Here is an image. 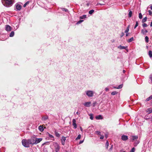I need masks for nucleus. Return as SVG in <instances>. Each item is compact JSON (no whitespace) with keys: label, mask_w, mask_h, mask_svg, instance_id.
<instances>
[{"label":"nucleus","mask_w":152,"mask_h":152,"mask_svg":"<svg viewBox=\"0 0 152 152\" xmlns=\"http://www.w3.org/2000/svg\"><path fill=\"white\" fill-rule=\"evenodd\" d=\"M94 12V10H92L89 11L88 13L90 15H92Z\"/></svg>","instance_id":"473e14b6"},{"label":"nucleus","mask_w":152,"mask_h":152,"mask_svg":"<svg viewBox=\"0 0 152 152\" xmlns=\"http://www.w3.org/2000/svg\"><path fill=\"white\" fill-rule=\"evenodd\" d=\"M100 139H103L104 138V135H101L100 134Z\"/></svg>","instance_id":"a18cd8bd"},{"label":"nucleus","mask_w":152,"mask_h":152,"mask_svg":"<svg viewBox=\"0 0 152 152\" xmlns=\"http://www.w3.org/2000/svg\"><path fill=\"white\" fill-rule=\"evenodd\" d=\"M66 138V137L63 136L61 137V142L62 144L63 145H65Z\"/></svg>","instance_id":"0eeeda50"},{"label":"nucleus","mask_w":152,"mask_h":152,"mask_svg":"<svg viewBox=\"0 0 152 152\" xmlns=\"http://www.w3.org/2000/svg\"><path fill=\"white\" fill-rule=\"evenodd\" d=\"M130 26L129 25L125 31V33H128L129 31Z\"/></svg>","instance_id":"c85d7f7f"},{"label":"nucleus","mask_w":152,"mask_h":152,"mask_svg":"<svg viewBox=\"0 0 152 152\" xmlns=\"http://www.w3.org/2000/svg\"><path fill=\"white\" fill-rule=\"evenodd\" d=\"M105 90L106 91H107L109 90V88L107 87H106L105 88Z\"/></svg>","instance_id":"09e8293b"},{"label":"nucleus","mask_w":152,"mask_h":152,"mask_svg":"<svg viewBox=\"0 0 152 152\" xmlns=\"http://www.w3.org/2000/svg\"><path fill=\"white\" fill-rule=\"evenodd\" d=\"M30 1H27L23 5V7H25L29 3Z\"/></svg>","instance_id":"f704fd0d"},{"label":"nucleus","mask_w":152,"mask_h":152,"mask_svg":"<svg viewBox=\"0 0 152 152\" xmlns=\"http://www.w3.org/2000/svg\"><path fill=\"white\" fill-rule=\"evenodd\" d=\"M118 93V92L116 91H113L111 92V94L112 95H114L116 94H117Z\"/></svg>","instance_id":"72a5a7b5"},{"label":"nucleus","mask_w":152,"mask_h":152,"mask_svg":"<svg viewBox=\"0 0 152 152\" xmlns=\"http://www.w3.org/2000/svg\"><path fill=\"white\" fill-rule=\"evenodd\" d=\"M39 130L41 132H42L44 130L43 127L42 126H40L38 127Z\"/></svg>","instance_id":"a211bd4d"},{"label":"nucleus","mask_w":152,"mask_h":152,"mask_svg":"<svg viewBox=\"0 0 152 152\" xmlns=\"http://www.w3.org/2000/svg\"><path fill=\"white\" fill-rule=\"evenodd\" d=\"M147 18L146 17H145L142 20V23H143L147 21Z\"/></svg>","instance_id":"cd10ccee"},{"label":"nucleus","mask_w":152,"mask_h":152,"mask_svg":"<svg viewBox=\"0 0 152 152\" xmlns=\"http://www.w3.org/2000/svg\"><path fill=\"white\" fill-rule=\"evenodd\" d=\"M109 145V142L108 140H107L105 143V147L106 149H107Z\"/></svg>","instance_id":"bb28decb"},{"label":"nucleus","mask_w":152,"mask_h":152,"mask_svg":"<svg viewBox=\"0 0 152 152\" xmlns=\"http://www.w3.org/2000/svg\"><path fill=\"white\" fill-rule=\"evenodd\" d=\"M72 125L75 129H76L77 128V125L76 124V120L75 119H73L72 120Z\"/></svg>","instance_id":"ddd939ff"},{"label":"nucleus","mask_w":152,"mask_h":152,"mask_svg":"<svg viewBox=\"0 0 152 152\" xmlns=\"http://www.w3.org/2000/svg\"><path fill=\"white\" fill-rule=\"evenodd\" d=\"M142 26L143 28H145L148 26V25L145 23H143L142 24Z\"/></svg>","instance_id":"4c0bfd02"},{"label":"nucleus","mask_w":152,"mask_h":152,"mask_svg":"<svg viewBox=\"0 0 152 152\" xmlns=\"http://www.w3.org/2000/svg\"><path fill=\"white\" fill-rule=\"evenodd\" d=\"M135 149L134 147L130 151V152H134L135 151Z\"/></svg>","instance_id":"a19ab883"},{"label":"nucleus","mask_w":152,"mask_h":152,"mask_svg":"<svg viewBox=\"0 0 152 152\" xmlns=\"http://www.w3.org/2000/svg\"><path fill=\"white\" fill-rule=\"evenodd\" d=\"M124 35V33L122 32L121 34V37H123Z\"/></svg>","instance_id":"3c124183"},{"label":"nucleus","mask_w":152,"mask_h":152,"mask_svg":"<svg viewBox=\"0 0 152 152\" xmlns=\"http://www.w3.org/2000/svg\"><path fill=\"white\" fill-rule=\"evenodd\" d=\"M5 29L7 31H10L11 30V27L9 25H7L5 26Z\"/></svg>","instance_id":"6e6552de"},{"label":"nucleus","mask_w":152,"mask_h":152,"mask_svg":"<svg viewBox=\"0 0 152 152\" xmlns=\"http://www.w3.org/2000/svg\"><path fill=\"white\" fill-rule=\"evenodd\" d=\"M83 105L86 107H90L91 105V102H86L84 104H83Z\"/></svg>","instance_id":"9d476101"},{"label":"nucleus","mask_w":152,"mask_h":152,"mask_svg":"<svg viewBox=\"0 0 152 152\" xmlns=\"http://www.w3.org/2000/svg\"><path fill=\"white\" fill-rule=\"evenodd\" d=\"M148 55L150 58H152V52L151 50H150L148 52Z\"/></svg>","instance_id":"b1692460"},{"label":"nucleus","mask_w":152,"mask_h":152,"mask_svg":"<svg viewBox=\"0 0 152 152\" xmlns=\"http://www.w3.org/2000/svg\"><path fill=\"white\" fill-rule=\"evenodd\" d=\"M48 133V136H49V137H50L52 138L51 139V140H54V136L53 135L50 134Z\"/></svg>","instance_id":"aec40b11"},{"label":"nucleus","mask_w":152,"mask_h":152,"mask_svg":"<svg viewBox=\"0 0 152 152\" xmlns=\"http://www.w3.org/2000/svg\"><path fill=\"white\" fill-rule=\"evenodd\" d=\"M81 135L80 134H79L78 135L77 137L76 138V140H79V139H80V138H81Z\"/></svg>","instance_id":"58836bf2"},{"label":"nucleus","mask_w":152,"mask_h":152,"mask_svg":"<svg viewBox=\"0 0 152 152\" xmlns=\"http://www.w3.org/2000/svg\"><path fill=\"white\" fill-rule=\"evenodd\" d=\"M87 18V16L86 15H83L82 16H80V19H85Z\"/></svg>","instance_id":"412c9836"},{"label":"nucleus","mask_w":152,"mask_h":152,"mask_svg":"<svg viewBox=\"0 0 152 152\" xmlns=\"http://www.w3.org/2000/svg\"><path fill=\"white\" fill-rule=\"evenodd\" d=\"M121 139L124 141H126L128 139V137L126 135H123L121 136Z\"/></svg>","instance_id":"1a4fd4ad"},{"label":"nucleus","mask_w":152,"mask_h":152,"mask_svg":"<svg viewBox=\"0 0 152 152\" xmlns=\"http://www.w3.org/2000/svg\"><path fill=\"white\" fill-rule=\"evenodd\" d=\"M96 119H102L103 118L101 115H99L96 116Z\"/></svg>","instance_id":"f3484780"},{"label":"nucleus","mask_w":152,"mask_h":152,"mask_svg":"<svg viewBox=\"0 0 152 152\" xmlns=\"http://www.w3.org/2000/svg\"><path fill=\"white\" fill-rule=\"evenodd\" d=\"M139 17L140 19H142V15L141 13L139 14Z\"/></svg>","instance_id":"79ce46f5"},{"label":"nucleus","mask_w":152,"mask_h":152,"mask_svg":"<svg viewBox=\"0 0 152 152\" xmlns=\"http://www.w3.org/2000/svg\"><path fill=\"white\" fill-rule=\"evenodd\" d=\"M105 136L106 138H107V134H105Z\"/></svg>","instance_id":"13d9d810"},{"label":"nucleus","mask_w":152,"mask_h":152,"mask_svg":"<svg viewBox=\"0 0 152 152\" xmlns=\"http://www.w3.org/2000/svg\"><path fill=\"white\" fill-rule=\"evenodd\" d=\"M150 8L152 10V5L151 6H150Z\"/></svg>","instance_id":"bf43d9fd"},{"label":"nucleus","mask_w":152,"mask_h":152,"mask_svg":"<svg viewBox=\"0 0 152 152\" xmlns=\"http://www.w3.org/2000/svg\"><path fill=\"white\" fill-rule=\"evenodd\" d=\"M148 13L149 15H152V12L151 11L149 10L148 11Z\"/></svg>","instance_id":"49530a36"},{"label":"nucleus","mask_w":152,"mask_h":152,"mask_svg":"<svg viewBox=\"0 0 152 152\" xmlns=\"http://www.w3.org/2000/svg\"><path fill=\"white\" fill-rule=\"evenodd\" d=\"M123 86V84H121L120 85L118 86V87H115V86H113V88H116V89H120Z\"/></svg>","instance_id":"dca6fc26"},{"label":"nucleus","mask_w":152,"mask_h":152,"mask_svg":"<svg viewBox=\"0 0 152 152\" xmlns=\"http://www.w3.org/2000/svg\"><path fill=\"white\" fill-rule=\"evenodd\" d=\"M120 152H126L125 151H123V152H121V151Z\"/></svg>","instance_id":"e2e57ef3"},{"label":"nucleus","mask_w":152,"mask_h":152,"mask_svg":"<svg viewBox=\"0 0 152 152\" xmlns=\"http://www.w3.org/2000/svg\"><path fill=\"white\" fill-rule=\"evenodd\" d=\"M148 32V31L145 28H143L141 30V33L144 35H145Z\"/></svg>","instance_id":"9b49d317"},{"label":"nucleus","mask_w":152,"mask_h":152,"mask_svg":"<svg viewBox=\"0 0 152 152\" xmlns=\"http://www.w3.org/2000/svg\"><path fill=\"white\" fill-rule=\"evenodd\" d=\"M83 142V140H80V141L79 143V144H80L82 143Z\"/></svg>","instance_id":"8fccbe9b"},{"label":"nucleus","mask_w":152,"mask_h":152,"mask_svg":"<svg viewBox=\"0 0 152 152\" xmlns=\"http://www.w3.org/2000/svg\"><path fill=\"white\" fill-rule=\"evenodd\" d=\"M2 2L5 6L8 7L12 5L15 2V0H2Z\"/></svg>","instance_id":"f257e3e1"},{"label":"nucleus","mask_w":152,"mask_h":152,"mask_svg":"<svg viewBox=\"0 0 152 152\" xmlns=\"http://www.w3.org/2000/svg\"><path fill=\"white\" fill-rule=\"evenodd\" d=\"M118 48L120 49H126V50H127V52H128V50L127 49V47H125L124 46H122L121 45L118 46Z\"/></svg>","instance_id":"4468645a"},{"label":"nucleus","mask_w":152,"mask_h":152,"mask_svg":"<svg viewBox=\"0 0 152 152\" xmlns=\"http://www.w3.org/2000/svg\"><path fill=\"white\" fill-rule=\"evenodd\" d=\"M147 112L148 113V114H150L152 113V108H149L147 110Z\"/></svg>","instance_id":"6ab92c4d"},{"label":"nucleus","mask_w":152,"mask_h":152,"mask_svg":"<svg viewBox=\"0 0 152 152\" xmlns=\"http://www.w3.org/2000/svg\"><path fill=\"white\" fill-rule=\"evenodd\" d=\"M98 4H99L101 5H104V4H100V3H98L97 4V5H98Z\"/></svg>","instance_id":"603ef678"},{"label":"nucleus","mask_w":152,"mask_h":152,"mask_svg":"<svg viewBox=\"0 0 152 152\" xmlns=\"http://www.w3.org/2000/svg\"><path fill=\"white\" fill-rule=\"evenodd\" d=\"M132 12L131 11H129L128 14V16L129 18H130L132 17Z\"/></svg>","instance_id":"7c9ffc66"},{"label":"nucleus","mask_w":152,"mask_h":152,"mask_svg":"<svg viewBox=\"0 0 152 152\" xmlns=\"http://www.w3.org/2000/svg\"><path fill=\"white\" fill-rule=\"evenodd\" d=\"M28 142V140H23L22 141V143L23 145L25 147L28 148L30 146V145L31 144Z\"/></svg>","instance_id":"f03ea898"},{"label":"nucleus","mask_w":152,"mask_h":152,"mask_svg":"<svg viewBox=\"0 0 152 152\" xmlns=\"http://www.w3.org/2000/svg\"><path fill=\"white\" fill-rule=\"evenodd\" d=\"M123 71L124 73L125 72V70H124Z\"/></svg>","instance_id":"680f3d73"},{"label":"nucleus","mask_w":152,"mask_h":152,"mask_svg":"<svg viewBox=\"0 0 152 152\" xmlns=\"http://www.w3.org/2000/svg\"><path fill=\"white\" fill-rule=\"evenodd\" d=\"M16 9L17 10H20L21 8V6L19 4H16L15 5Z\"/></svg>","instance_id":"f8f14e48"},{"label":"nucleus","mask_w":152,"mask_h":152,"mask_svg":"<svg viewBox=\"0 0 152 152\" xmlns=\"http://www.w3.org/2000/svg\"><path fill=\"white\" fill-rule=\"evenodd\" d=\"M138 139V137L137 136H134L133 137V140H137Z\"/></svg>","instance_id":"e433bc0d"},{"label":"nucleus","mask_w":152,"mask_h":152,"mask_svg":"<svg viewBox=\"0 0 152 152\" xmlns=\"http://www.w3.org/2000/svg\"><path fill=\"white\" fill-rule=\"evenodd\" d=\"M152 99V95L148 98L146 100V101H148Z\"/></svg>","instance_id":"393cba45"},{"label":"nucleus","mask_w":152,"mask_h":152,"mask_svg":"<svg viewBox=\"0 0 152 152\" xmlns=\"http://www.w3.org/2000/svg\"><path fill=\"white\" fill-rule=\"evenodd\" d=\"M28 142H30V143L32 145L35 144V136H33L31 137V138L30 139H29Z\"/></svg>","instance_id":"7ed1b4c3"},{"label":"nucleus","mask_w":152,"mask_h":152,"mask_svg":"<svg viewBox=\"0 0 152 152\" xmlns=\"http://www.w3.org/2000/svg\"><path fill=\"white\" fill-rule=\"evenodd\" d=\"M83 20H80L79 21H78L77 22V24H79V23H81L82 22H83Z\"/></svg>","instance_id":"37998d69"},{"label":"nucleus","mask_w":152,"mask_h":152,"mask_svg":"<svg viewBox=\"0 0 152 152\" xmlns=\"http://www.w3.org/2000/svg\"><path fill=\"white\" fill-rule=\"evenodd\" d=\"M76 114L77 115H79L80 114V113L78 112H76Z\"/></svg>","instance_id":"6e6d98bb"},{"label":"nucleus","mask_w":152,"mask_h":152,"mask_svg":"<svg viewBox=\"0 0 152 152\" xmlns=\"http://www.w3.org/2000/svg\"><path fill=\"white\" fill-rule=\"evenodd\" d=\"M145 40L146 43H148L149 42V38L147 36H146L145 37Z\"/></svg>","instance_id":"a878e982"},{"label":"nucleus","mask_w":152,"mask_h":152,"mask_svg":"<svg viewBox=\"0 0 152 152\" xmlns=\"http://www.w3.org/2000/svg\"><path fill=\"white\" fill-rule=\"evenodd\" d=\"M61 10L63 11H65V12H68V10L67 9L64 8H61Z\"/></svg>","instance_id":"c9c22d12"},{"label":"nucleus","mask_w":152,"mask_h":152,"mask_svg":"<svg viewBox=\"0 0 152 152\" xmlns=\"http://www.w3.org/2000/svg\"><path fill=\"white\" fill-rule=\"evenodd\" d=\"M112 148H113V147H112V146L111 147H110V148L109 149V151H111L112 149Z\"/></svg>","instance_id":"864d4df0"},{"label":"nucleus","mask_w":152,"mask_h":152,"mask_svg":"<svg viewBox=\"0 0 152 152\" xmlns=\"http://www.w3.org/2000/svg\"><path fill=\"white\" fill-rule=\"evenodd\" d=\"M138 21H136V24L134 27V29H135L138 26Z\"/></svg>","instance_id":"ea45409f"},{"label":"nucleus","mask_w":152,"mask_h":152,"mask_svg":"<svg viewBox=\"0 0 152 152\" xmlns=\"http://www.w3.org/2000/svg\"><path fill=\"white\" fill-rule=\"evenodd\" d=\"M14 35V31H12L10 34V37H13Z\"/></svg>","instance_id":"c756f323"},{"label":"nucleus","mask_w":152,"mask_h":152,"mask_svg":"<svg viewBox=\"0 0 152 152\" xmlns=\"http://www.w3.org/2000/svg\"><path fill=\"white\" fill-rule=\"evenodd\" d=\"M55 151L58 152L59 151L60 149V146L56 142L55 143V145L54 146Z\"/></svg>","instance_id":"423d86ee"},{"label":"nucleus","mask_w":152,"mask_h":152,"mask_svg":"<svg viewBox=\"0 0 152 152\" xmlns=\"http://www.w3.org/2000/svg\"><path fill=\"white\" fill-rule=\"evenodd\" d=\"M89 115L90 116V118L92 120H93L94 117H93V114H92L91 113V114H90Z\"/></svg>","instance_id":"2f4dec72"},{"label":"nucleus","mask_w":152,"mask_h":152,"mask_svg":"<svg viewBox=\"0 0 152 152\" xmlns=\"http://www.w3.org/2000/svg\"><path fill=\"white\" fill-rule=\"evenodd\" d=\"M54 133L56 137H59L60 136V134L58 133L56 131H55Z\"/></svg>","instance_id":"4be33fe9"},{"label":"nucleus","mask_w":152,"mask_h":152,"mask_svg":"<svg viewBox=\"0 0 152 152\" xmlns=\"http://www.w3.org/2000/svg\"><path fill=\"white\" fill-rule=\"evenodd\" d=\"M126 33V36H128L129 35V33Z\"/></svg>","instance_id":"5fc2aeb1"},{"label":"nucleus","mask_w":152,"mask_h":152,"mask_svg":"<svg viewBox=\"0 0 152 152\" xmlns=\"http://www.w3.org/2000/svg\"><path fill=\"white\" fill-rule=\"evenodd\" d=\"M86 95L89 97H91L93 96L94 95V92L91 91H87L86 92Z\"/></svg>","instance_id":"20e7f679"},{"label":"nucleus","mask_w":152,"mask_h":152,"mask_svg":"<svg viewBox=\"0 0 152 152\" xmlns=\"http://www.w3.org/2000/svg\"><path fill=\"white\" fill-rule=\"evenodd\" d=\"M48 119V116H43L42 117V121H45Z\"/></svg>","instance_id":"2eb2a0df"},{"label":"nucleus","mask_w":152,"mask_h":152,"mask_svg":"<svg viewBox=\"0 0 152 152\" xmlns=\"http://www.w3.org/2000/svg\"><path fill=\"white\" fill-rule=\"evenodd\" d=\"M134 40L133 37H132L127 40V42H130Z\"/></svg>","instance_id":"5701e85b"},{"label":"nucleus","mask_w":152,"mask_h":152,"mask_svg":"<svg viewBox=\"0 0 152 152\" xmlns=\"http://www.w3.org/2000/svg\"><path fill=\"white\" fill-rule=\"evenodd\" d=\"M95 132L98 135H100L101 134V132L99 131H96Z\"/></svg>","instance_id":"c03bdc74"},{"label":"nucleus","mask_w":152,"mask_h":152,"mask_svg":"<svg viewBox=\"0 0 152 152\" xmlns=\"http://www.w3.org/2000/svg\"><path fill=\"white\" fill-rule=\"evenodd\" d=\"M149 78L151 80V82L152 83V75H150Z\"/></svg>","instance_id":"de8ad7c7"},{"label":"nucleus","mask_w":152,"mask_h":152,"mask_svg":"<svg viewBox=\"0 0 152 152\" xmlns=\"http://www.w3.org/2000/svg\"><path fill=\"white\" fill-rule=\"evenodd\" d=\"M42 140V138H37L35 136V145H36L39 143Z\"/></svg>","instance_id":"39448f33"},{"label":"nucleus","mask_w":152,"mask_h":152,"mask_svg":"<svg viewBox=\"0 0 152 152\" xmlns=\"http://www.w3.org/2000/svg\"><path fill=\"white\" fill-rule=\"evenodd\" d=\"M150 26L152 27V21L151 22V24H150Z\"/></svg>","instance_id":"4d7b16f0"},{"label":"nucleus","mask_w":152,"mask_h":152,"mask_svg":"<svg viewBox=\"0 0 152 152\" xmlns=\"http://www.w3.org/2000/svg\"><path fill=\"white\" fill-rule=\"evenodd\" d=\"M80 129L82 131V130H83V129H82V128L81 127H80Z\"/></svg>","instance_id":"052dcab7"}]
</instances>
